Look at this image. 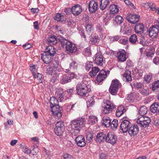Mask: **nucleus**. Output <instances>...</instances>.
Segmentation results:
<instances>
[{
	"label": "nucleus",
	"instance_id": "nucleus-9",
	"mask_svg": "<svg viewBox=\"0 0 159 159\" xmlns=\"http://www.w3.org/2000/svg\"><path fill=\"white\" fill-rule=\"evenodd\" d=\"M115 107V106L112 102L108 100H107L102 106L103 113L105 114L109 113L111 112Z\"/></svg>",
	"mask_w": 159,
	"mask_h": 159
},
{
	"label": "nucleus",
	"instance_id": "nucleus-59",
	"mask_svg": "<svg viewBox=\"0 0 159 159\" xmlns=\"http://www.w3.org/2000/svg\"><path fill=\"white\" fill-rule=\"evenodd\" d=\"M133 65L132 61L129 59H128L126 61V66L128 67H131Z\"/></svg>",
	"mask_w": 159,
	"mask_h": 159
},
{
	"label": "nucleus",
	"instance_id": "nucleus-35",
	"mask_svg": "<svg viewBox=\"0 0 159 159\" xmlns=\"http://www.w3.org/2000/svg\"><path fill=\"white\" fill-rule=\"evenodd\" d=\"M98 121L97 118L96 116H89L88 123L91 125H93Z\"/></svg>",
	"mask_w": 159,
	"mask_h": 159
},
{
	"label": "nucleus",
	"instance_id": "nucleus-47",
	"mask_svg": "<svg viewBox=\"0 0 159 159\" xmlns=\"http://www.w3.org/2000/svg\"><path fill=\"white\" fill-rule=\"evenodd\" d=\"M118 125V121L117 120L114 119L111 123L110 126H111V127L113 129H116Z\"/></svg>",
	"mask_w": 159,
	"mask_h": 159
},
{
	"label": "nucleus",
	"instance_id": "nucleus-5",
	"mask_svg": "<svg viewBox=\"0 0 159 159\" xmlns=\"http://www.w3.org/2000/svg\"><path fill=\"white\" fill-rule=\"evenodd\" d=\"M85 120V119L82 117L77 118L70 122V125L72 128L81 129L84 126Z\"/></svg>",
	"mask_w": 159,
	"mask_h": 159
},
{
	"label": "nucleus",
	"instance_id": "nucleus-18",
	"mask_svg": "<svg viewBox=\"0 0 159 159\" xmlns=\"http://www.w3.org/2000/svg\"><path fill=\"white\" fill-rule=\"evenodd\" d=\"M109 71H106L104 70H101L97 77V80L98 82H101L103 80L107 77V74H109Z\"/></svg>",
	"mask_w": 159,
	"mask_h": 159
},
{
	"label": "nucleus",
	"instance_id": "nucleus-4",
	"mask_svg": "<svg viewBox=\"0 0 159 159\" xmlns=\"http://www.w3.org/2000/svg\"><path fill=\"white\" fill-rule=\"evenodd\" d=\"M86 83V82L82 81L77 84L76 91L78 95L83 96L87 94L89 89Z\"/></svg>",
	"mask_w": 159,
	"mask_h": 159
},
{
	"label": "nucleus",
	"instance_id": "nucleus-6",
	"mask_svg": "<svg viewBox=\"0 0 159 159\" xmlns=\"http://www.w3.org/2000/svg\"><path fill=\"white\" fill-rule=\"evenodd\" d=\"M121 86V84L118 80L116 79L113 80L109 88V91L111 94L116 95Z\"/></svg>",
	"mask_w": 159,
	"mask_h": 159
},
{
	"label": "nucleus",
	"instance_id": "nucleus-52",
	"mask_svg": "<svg viewBox=\"0 0 159 159\" xmlns=\"http://www.w3.org/2000/svg\"><path fill=\"white\" fill-rule=\"evenodd\" d=\"M98 36L95 35L93 37L90 38V41L92 44H95L97 43L98 40Z\"/></svg>",
	"mask_w": 159,
	"mask_h": 159
},
{
	"label": "nucleus",
	"instance_id": "nucleus-16",
	"mask_svg": "<svg viewBox=\"0 0 159 159\" xmlns=\"http://www.w3.org/2000/svg\"><path fill=\"white\" fill-rule=\"evenodd\" d=\"M134 30L137 34H142L145 35L146 34L144 25L142 23H139L136 24L134 27Z\"/></svg>",
	"mask_w": 159,
	"mask_h": 159
},
{
	"label": "nucleus",
	"instance_id": "nucleus-7",
	"mask_svg": "<svg viewBox=\"0 0 159 159\" xmlns=\"http://www.w3.org/2000/svg\"><path fill=\"white\" fill-rule=\"evenodd\" d=\"M146 31V35L148 34L149 36L152 38H156L159 32V23L150 27L148 30L147 29Z\"/></svg>",
	"mask_w": 159,
	"mask_h": 159
},
{
	"label": "nucleus",
	"instance_id": "nucleus-30",
	"mask_svg": "<svg viewBox=\"0 0 159 159\" xmlns=\"http://www.w3.org/2000/svg\"><path fill=\"white\" fill-rule=\"evenodd\" d=\"M125 111V108L123 106L120 105L118 106L116 112V116L118 117H120L124 113Z\"/></svg>",
	"mask_w": 159,
	"mask_h": 159
},
{
	"label": "nucleus",
	"instance_id": "nucleus-44",
	"mask_svg": "<svg viewBox=\"0 0 159 159\" xmlns=\"http://www.w3.org/2000/svg\"><path fill=\"white\" fill-rule=\"evenodd\" d=\"M135 97V94L134 93H131L130 94H128L127 99L130 102H133L134 100Z\"/></svg>",
	"mask_w": 159,
	"mask_h": 159
},
{
	"label": "nucleus",
	"instance_id": "nucleus-36",
	"mask_svg": "<svg viewBox=\"0 0 159 159\" xmlns=\"http://www.w3.org/2000/svg\"><path fill=\"white\" fill-rule=\"evenodd\" d=\"M54 19L58 21L62 22L64 20V16L62 14L58 13L56 14Z\"/></svg>",
	"mask_w": 159,
	"mask_h": 159
},
{
	"label": "nucleus",
	"instance_id": "nucleus-50",
	"mask_svg": "<svg viewBox=\"0 0 159 159\" xmlns=\"http://www.w3.org/2000/svg\"><path fill=\"white\" fill-rule=\"evenodd\" d=\"M92 62L90 61H87L86 65L85 66V70L87 71H89L91 68L92 69V68L93 67V65L92 64Z\"/></svg>",
	"mask_w": 159,
	"mask_h": 159
},
{
	"label": "nucleus",
	"instance_id": "nucleus-58",
	"mask_svg": "<svg viewBox=\"0 0 159 159\" xmlns=\"http://www.w3.org/2000/svg\"><path fill=\"white\" fill-rule=\"evenodd\" d=\"M119 42L120 43L124 45H125L128 42V40L127 39H121L119 40Z\"/></svg>",
	"mask_w": 159,
	"mask_h": 159
},
{
	"label": "nucleus",
	"instance_id": "nucleus-54",
	"mask_svg": "<svg viewBox=\"0 0 159 159\" xmlns=\"http://www.w3.org/2000/svg\"><path fill=\"white\" fill-rule=\"evenodd\" d=\"M120 36L119 35H115L110 38L111 41L112 42L116 41L120 38Z\"/></svg>",
	"mask_w": 159,
	"mask_h": 159
},
{
	"label": "nucleus",
	"instance_id": "nucleus-55",
	"mask_svg": "<svg viewBox=\"0 0 159 159\" xmlns=\"http://www.w3.org/2000/svg\"><path fill=\"white\" fill-rule=\"evenodd\" d=\"M37 79L38 83H42V75L41 74L37 73Z\"/></svg>",
	"mask_w": 159,
	"mask_h": 159
},
{
	"label": "nucleus",
	"instance_id": "nucleus-12",
	"mask_svg": "<svg viewBox=\"0 0 159 159\" xmlns=\"http://www.w3.org/2000/svg\"><path fill=\"white\" fill-rule=\"evenodd\" d=\"M117 140V137L114 133L109 132L106 136V141L111 144H114Z\"/></svg>",
	"mask_w": 159,
	"mask_h": 159
},
{
	"label": "nucleus",
	"instance_id": "nucleus-40",
	"mask_svg": "<svg viewBox=\"0 0 159 159\" xmlns=\"http://www.w3.org/2000/svg\"><path fill=\"white\" fill-rule=\"evenodd\" d=\"M63 90L62 89H59L56 91V95H57V97L61 100L63 97Z\"/></svg>",
	"mask_w": 159,
	"mask_h": 159
},
{
	"label": "nucleus",
	"instance_id": "nucleus-32",
	"mask_svg": "<svg viewBox=\"0 0 159 159\" xmlns=\"http://www.w3.org/2000/svg\"><path fill=\"white\" fill-rule=\"evenodd\" d=\"M78 64L75 61H72V62L70 64L69 67L70 69H66V72L67 73L71 71L70 70H74L77 68Z\"/></svg>",
	"mask_w": 159,
	"mask_h": 159
},
{
	"label": "nucleus",
	"instance_id": "nucleus-15",
	"mask_svg": "<svg viewBox=\"0 0 159 159\" xmlns=\"http://www.w3.org/2000/svg\"><path fill=\"white\" fill-rule=\"evenodd\" d=\"M126 18L131 24H135L139 20L140 16L137 15L130 14L127 16Z\"/></svg>",
	"mask_w": 159,
	"mask_h": 159
},
{
	"label": "nucleus",
	"instance_id": "nucleus-2",
	"mask_svg": "<svg viewBox=\"0 0 159 159\" xmlns=\"http://www.w3.org/2000/svg\"><path fill=\"white\" fill-rule=\"evenodd\" d=\"M56 53L54 47L48 46L45 49L44 53L41 54V57L44 63L48 64L52 61L53 56Z\"/></svg>",
	"mask_w": 159,
	"mask_h": 159
},
{
	"label": "nucleus",
	"instance_id": "nucleus-11",
	"mask_svg": "<svg viewBox=\"0 0 159 159\" xmlns=\"http://www.w3.org/2000/svg\"><path fill=\"white\" fill-rule=\"evenodd\" d=\"M132 124L127 120H124L121 122L120 128L123 133H126Z\"/></svg>",
	"mask_w": 159,
	"mask_h": 159
},
{
	"label": "nucleus",
	"instance_id": "nucleus-64",
	"mask_svg": "<svg viewBox=\"0 0 159 159\" xmlns=\"http://www.w3.org/2000/svg\"><path fill=\"white\" fill-rule=\"evenodd\" d=\"M125 3L127 5H129L131 7L134 6V4H132L129 0H125L124 1Z\"/></svg>",
	"mask_w": 159,
	"mask_h": 159
},
{
	"label": "nucleus",
	"instance_id": "nucleus-8",
	"mask_svg": "<svg viewBox=\"0 0 159 159\" xmlns=\"http://www.w3.org/2000/svg\"><path fill=\"white\" fill-rule=\"evenodd\" d=\"M55 134L58 136H61L65 130L64 122L62 121H58L55 125L54 129Z\"/></svg>",
	"mask_w": 159,
	"mask_h": 159
},
{
	"label": "nucleus",
	"instance_id": "nucleus-25",
	"mask_svg": "<svg viewBox=\"0 0 159 159\" xmlns=\"http://www.w3.org/2000/svg\"><path fill=\"white\" fill-rule=\"evenodd\" d=\"M110 11L111 16L113 17L115 14H116L118 12L119 9L117 6L113 4L110 6Z\"/></svg>",
	"mask_w": 159,
	"mask_h": 159
},
{
	"label": "nucleus",
	"instance_id": "nucleus-42",
	"mask_svg": "<svg viewBox=\"0 0 159 159\" xmlns=\"http://www.w3.org/2000/svg\"><path fill=\"white\" fill-rule=\"evenodd\" d=\"M144 81L146 84H149L151 82L152 79V76L150 74L145 75L143 78Z\"/></svg>",
	"mask_w": 159,
	"mask_h": 159
},
{
	"label": "nucleus",
	"instance_id": "nucleus-13",
	"mask_svg": "<svg viewBox=\"0 0 159 159\" xmlns=\"http://www.w3.org/2000/svg\"><path fill=\"white\" fill-rule=\"evenodd\" d=\"M129 134L131 136L136 135L139 132V128L137 125L132 124L128 130Z\"/></svg>",
	"mask_w": 159,
	"mask_h": 159
},
{
	"label": "nucleus",
	"instance_id": "nucleus-57",
	"mask_svg": "<svg viewBox=\"0 0 159 159\" xmlns=\"http://www.w3.org/2000/svg\"><path fill=\"white\" fill-rule=\"evenodd\" d=\"M140 93L142 94L147 95H148L149 93L146 89H143L140 90Z\"/></svg>",
	"mask_w": 159,
	"mask_h": 159
},
{
	"label": "nucleus",
	"instance_id": "nucleus-1",
	"mask_svg": "<svg viewBox=\"0 0 159 159\" xmlns=\"http://www.w3.org/2000/svg\"><path fill=\"white\" fill-rule=\"evenodd\" d=\"M58 39L61 46L65 48L66 51L68 54L70 55L76 51L77 47L72 42L61 36H58Z\"/></svg>",
	"mask_w": 159,
	"mask_h": 159
},
{
	"label": "nucleus",
	"instance_id": "nucleus-56",
	"mask_svg": "<svg viewBox=\"0 0 159 159\" xmlns=\"http://www.w3.org/2000/svg\"><path fill=\"white\" fill-rule=\"evenodd\" d=\"M39 152V149L37 147L34 148L32 150L31 153L33 155H36Z\"/></svg>",
	"mask_w": 159,
	"mask_h": 159
},
{
	"label": "nucleus",
	"instance_id": "nucleus-23",
	"mask_svg": "<svg viewBox=\"0 0 159 159\" xmlns=\"http://www.w3.org/2000/svg\"><path fill=\"white\" fill-rule=\"evenodd\" d=\"M151 111L157 115L159 114V102H155L150 106Z\"/></svg>",
	"mask_w": 159,
	"mask_h": 159
},
{
	"label": "nucleus",
	"instance_id": "nucleus-17",
	"mask_svg": "<svg viewBox=\"0 0 159 159\" xmlns=\"http://www.w3.org/2000/svg\"><path fill=\"white\" fill-rule=\"evenodd\" d=\"M75 141L77 146L80 147H84L86 144L85 140L83 136H78L75 139Z\"/></svg>",
	"mask_w": 159,
	"mask_h": 159
},
{
	"label": "nucleus",
	"instance_id": "nucleus-26",
	"mask_svg": "<svg viewBox=\"0 0 159 159\" xmlns=\"http://www.w3.org/2000/svg\"><path fill=\"white\" fill-rule=\"evenodd\" d=\"M60 80V83L61 84H65L71 81V77L69 76V75H63L61 76Z\"/></svg>",
	"mask_w": 159,
	"mask_h": 159
},
{
	"label": "nucleus",
	"instance_id": "nucleus-49",
	"mask_svg": "<svg viewBox=\"0 0 159 159\" xmlns=\"http://www.w3.org/2000/svg\"><path fill=\"white\" fill-rule=\"evenodd\" d=\"M85 29L86 32L89 35H90L91 33V32L93 30V27L89 24H87L86 27Z\"/></svg>",
	"mask_w": 159,
	"mask_h": 159
},
{
	"label": "nucleus",
	"instance_id": "nucleus-29",
	"mask_svg": "<svg viewBox=\"0 0 159 159\" xmlns=\"http://www.w3.org/2000/svg\"><path fill=\"white\" fill-rule=\"evenodd\" d=\"M109 3V0H101L99 4L100 9L102 10L105 9Z\"/></svg>",
	"mask_w": 159,
	"mask_h": 159
},
{
	"label": "nucleus",
	"instance_id": "nucleus-14",
	"mask_svg": "<svg viewBox=\"0 0 159 159\" xmlns=\"http://www.w3.org/2000/svg\"><path fill=\"white\" fill-rule=\"evenodd\" d=\"M95 63L98 65L102 66L104 63L105 59L100 52H97L95 56Z\"/></svg>",
	"mask_w": 159,
	"mask_h": 159
},
{
	"label": "nucleus",
	"instance_id": "nucleus-27",
	"mask_svg": "<svg viewBox=\"0 0 159 159\" xmlns=\"http://www.w3.org/2000/svg\"><path fill=\"white\" fill-rule=\"evenodd\" d=\"M59 36H58L57 38L55 35H51L47 39L48 43L50 45H55L57 43V41H58V37Z\"/></svg>",
	"mask_w": 159,
	"mask_h": 159
},
{
	"label": "nucleus",
	"instance_id": "nucleus-62",
	"mask_svg": "<svg viewBox=\"0 0 159 159\" xmlns=\"http://www.w3.org/2000/svg\"><path fill=\"white\" fill-rule=\"evenodd\" d=\"M32 47L31 45L29 43H26L23 45V47L25 49H27L30 48Z\"/></svg>",
	"mask_w": 159,
	"mask_h": 159
},
{
	"label": "nucleus",
	"instance_id": "nucleus-31",
	"mask_svg": "<svg viewBox=\"0 0 159 159\" xmlns=\"http://www.w3.org/2000/svg\"><path fill=\"white\" fill-rule=\"evenodd\" d=\"M114 23L116 25H120L124 20V19L120 15L116 16L113 19Z\"/></svg>",
	"mask_w": 159,
	"mask_h": 159
},
{
	"label": "nucleus",
	"instance_id": "nucleus-37",
	"mask_svg": "<svg viewBox=\"0 0 159 159\" xmlns=\"http://www.w3.org/2000/svg\"><path fill=\"white\" fill-rule=\"evenodd\" d=\"M129 41L133 44H137L138 43L137 36L135 34L131 35L129 39Z\"/></svg>",
	"mask_w": 159,
	"mask_h": 159
},
{
	"label": "nucleus",
	"instance_id": "nucleus-24",
	"mask_svg": "<svg viewBox=\"0 0 159 159\" xmlns=\"http://www.w3.org/2000/svg\"><path fill=\"white\" fill-rule=\"evenodd\" d=\"M122 75L123 79L124 81L128 82L132 80L131 72L129 70H125Z\"/></svg>",
	"mask_w": 159,
	"mask_h": 159
},
{
	"label": "nucleus",
	"instance_id": "nucleus-53",
	"mask_svg": "<svg viewBox=\"0 0 159 159\" xmlns=\"http://www.w3.org/2000/svg\"><path fill=\"white\" fill-rule=\"evenodd\" d=\"M72 157L70 155L67 153L64 154L62 156L61 159H72Z\"/></svg>",
	"mask_w": 159,
	"mask_h": 159
},
{
	"label": "nucleus",
	"instance_id": "nucleus-51",
	"mask_svg": "<svg viewBox=\"0 0 159 159\" xmlns=\"http://www.w3.org/2000/svg\"><path fill=\"white\" fill-rule=\"evenodd\" d=\"M59 75L58 73H55L54 74L52 77L51 79V81L52 83H54L58 80V77Z\"/></svg>",
	"mask_w": 159,
	"mask_h": 159
},
{
	"label": "nucleus",
	"instance_id": "nucleus-28",
	"mask_svg": "<svg viewBox=\"0 0 159 159\" xmlns=\"http://www.w3.org/2000/svg\"><path fill=\"white\" fill-rule=\"evenodd\" d=\"M106 135L103 133H98L96 138V141L97 142H101L106 141Z\"/></svg>",
	"mask_w": 159,
	"mask_h": 159
},
{
	"label": "nucleus",
	"instance_id": "nucleus-3",
	"mask_svg": "<svg viewBox=\"0 0 159 159\" xmlns=\"http://www.w3.org/2000/svg\"><path fill=\"white\" fill-rule=\"evenodd\" d=\"M50 103L51 111L52 114L57 116L58 118H60L62 116V108L58 104L57 100L54 97H52L50 98Z\"/></svg>",
	"mask_w": 159,
	"mask_h": 159
},
{
	"label": "nucleus",
	"instance_id": "nucleus-43",
	"mask_svg": "<svg viewBox=\"0 0 159 159\" xmlns=\"http://www.w3.org/2000/svg\"><path fill=\"white\" fill-rule=\"evenodd\" d=\"M144 4L148 6L152 11H157V8L156 7V5L154 3L150 2L145 3Z\"/></svg>",
	"mask_w": 159,
	"mask_h": 159
},
{
	"label": "nucleus",
	"instance_id": "nucleus-45",
	"mask_svg": "<svg viewBox=\"0 0 159 159\" xmlns=\"http://www.w3.org/2000/svg\"><path fill=\"white\" fill-rule=\"evenodd\" d=\"M94 134L90 133H88L86 135L87 141L88 143L91 142L93 138Z\"/></svg>",
	"mask_w": 159,
	"mask_h": 159
},
{
	"label": "nucleus",
	"instance_id": "nucleus-60",
	"mask_svg": "<svg viewBox=\"0 0 159 159\" xmlns=\"http://www.w3.org/2000/svg\"><path fill=\"white\" fill-rule=\"evenodd\" d=\"M9 121H10V122H11V124H13V121L12 120H8L7 121V122H5L4 123V127H5V129H7L8 126L9 125L8 124H9Z\"/></svg>",
	"mask_w": 159,
	"mask_h": 159
},
{
	"label": "nucleus",
	"instance_id": "nucleus-34",
	"mask_svg": "<svg viewBox=\"0 0 159 159\" xmlns=\"http://www.w3.org/2000/svg\"><path fill=\"white\" fill-rule=\"evenodd\" d=\"M102 120V125H104L106 127H109L110 126L111 120L109 117L104 118Z\"/></svg>",
	"mask_w": 159,
	"mask_h": 159
},
{
	"label": "nucleus",
	"instance_id": "nucleus-61",
	"mask_svg": "<svg viewBox=\"0 0 159 159\" xmlns=\"http://www.w3.org/2000/svg\"><path fill=\"white\" fill-rule=\"evenodd\" d=\"M154 63L156 65H158L159 64V57L157 56L155 57L153 60Z\"/></svg>",
	"mask_w": 159,
	"mask_h": 159
},
{
	"label": "nucleus",
	"instance_id": "nucleus-33",
	"mask_svg": "<svg viewBox=\"0 0 159 159\" xmlns=\"http://www.w3.org/2000/svg\"><path fill=\"white\" fill-rule=\"evenodd\" d=\"M99 71L98 67H94L92 68L91 71L89 72V75L91 77H94Z\"/></svg>",
	"mask_w": 159,
	"mask_h": 159
},
{
	"label": "nucleus",
	"instance_id": "nucleus-22",
	"mask_svg": "<svg viewBox=\"0 0 159 159\" xmlns=\"http://www.w3.org/2000/svg\"><path fill=\"white\" fill-rule=\"evenodd\" d=\"M57 66L54 63L51 64L46 68V73L49 75H52L53 71L57 70Z\"/></svg>",
	"mask_w": 159,
	"mask_h": 159
},
{
	"label": "nucleus",
	"instance_id": "nucleus-41",
	"mask_svg": "<svg viewBox=\"0 0 159 159\" xmlns=\"http://www.w3.org/2000/svg\"><path fill=\"white\" fill-rule=\"evenodd\" d=\"M71 130H69L70 133L73 135L76 136L78 135L80 133L81 129L72 128L71 127Z\"/></svg>",
	"mask_w": 159,
	"mask_h": 159
},
{
	"label": "nucleus",
	"instance_id": "nucleus-20",
	"mask_svg": "<svg viewBox=\"0 0 159 159\" xmlns=\"http://www.w3.org/2000/svg\"><path fill=\"white\" fill-rule=\"evenodd\" d=\"M98 4L96 2L92 0L89 3V10L91 13L96 12L98 8Z\"/></svg>",
	"mask_w": 159,
	"mask_h": 159
},
{
	"label": "nucleus",
	"instance_id": "nucleus-10",
	"mask_svg": "<svg viewBox=\"0 0 159 159\" xmlns=\"http://www.w3.org/2000/svg\"><path fill=\"white\" fill-rule=\"evenodd\" d=\"M151 122L150 118L145 116H141L137 120V123L143 128L148 126Z\"/></svg>",
	"mask_w": 159,
	"mask_h": 159
},
{
	"label": "nucleus",
	"instance_id": "nucleus-48",
	"mask_svg": "<svg viewBox=\"0 0 159 159\" xmlns=\"http://www.w3.org/2000/svg\"><path fill=\"white\" fill-rule=\"evenodd\" d=\"M130 85L132 87L133 85L135 88L137 89H141L143 86V84L140 82L134 83L133 84H131Z\"/></svg>",
	"mask_w": 159,
	"mask_h": 159
},
{
	"label": "nucleus",
	"instance_id": "nucleus-63",
	"mask_svg": "<svg viewBox=\"0 0 159 159\" xmlns=\"http://www.w3.org/2000/svg\"><path fill=\"white\" fill-rule=\"evenodd\" d=\"M79 33L81 36L82 37H83L85 39L86 36L85 34L84 30H80L79 31Z\"/></svg>",
	"mask_w": 159,
	"mask_h": 159
},
{
	"label": "nucleus",
	"instance_id": "nucleus-46",
	"mask_svg": "<svg viewBox=\"0 0 159 159\" xmlns=\"http://www.w3.org/2000/svg\"><path fill=\"white\" fill-rule=\"evenodd\" d=\"M152 89L155 91L156 89L159 88V80H157L154 82L152 85Z\"/></svg>",
	"mask_w": 159,
	"mask_h": 159
},
{
	"label": "nucleus",
	"instance_id": "nucleus-38",
	"mask_svg": "<svg viewBox=\"0 0 159 159\" xmlns=\"http://www.w3.org/2000/svg\"><path fill=\"white\" fill-rule=\"evenodd\" d=\"M148 110L147 107L145 106H143L140 107L139 110V114L143 116L147 112Z\"/></svg>",
	"mask_w": 159,
	"mask_h": 159
},
{
	"label": "nucleus",
	"instance_id": "nucleus-21",
	"mask_svg": "<svg viewBox=\"0 0 159 159\" xmlns=\"http://www.w3.org/2000/svg\"><path fill=\"white\" fill-rule=\"evenodd\" d=\"M82 10V6L79 4L75 5L71 8L72 13L75 16H77L80 14Z\"/></svg>",
	"mask_w": 159,
	"mask_h": 159
},
{
	"label": "nucleus",
	"instance_id": "nucleus-19",
	"mask_svg": "<svg viewBox=\"0 0 159 159\" xmlns=\"http://www.w3.org/2000/svg\"><path fill=\"white\" fill-rule=\"evenodd\" d=\"M126 52L124 50H121L118 51L116 54V56L118 60L121 62L126 61Z\"/></svg>",
	"mask_w": 159,
	"mask_h": 159
},
{
	"label": "nucleus",
	"instance_id": "nucleus-39",
	"mask_svg": "<svg viewBox=\"0 0 159 159\" xmlns=\"http://www.w3.org/2000/svg\"><path fill=\"white\" fill-rule=\"evenodd\" d=\"M95 101L92 97H90L88 98L87 101V106L88 108L93 106L94 104Z\"/></svg>",
	"mask_w": 159,
	"mask_h": 159
}]
</instances>
